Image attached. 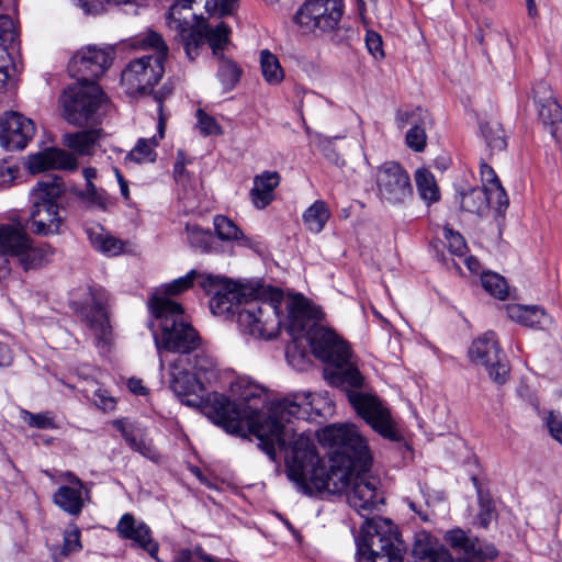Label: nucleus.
Wrapping results in <instances>:
<instances>
[{
    "instance_id": "obj_1",
    "label": "nucleus",
    "mask_w": 562,
    "mask_h": 562,
    "mask_svg": "<svg viewBox=\"0 0 562 562\" xmlns=\"http://www.w3.org/2000/svg\"><path fill=\"white\" fill-rule=\"evenodd\" d=\"M321 441L328 446V461L319 458L312 439L301 434L285 457L288 477L299 491L313 495L345 492L348 504L362 517L379 509L383 496L379 480L369 474L371 456L366 440L351 424L327 426Z\"/></svg>"
},
{
    "instance_id": "obj_2",
    "label": "nucleus",
    "mask_w": 562,
    "mask_h": 562,
    "mask_svg": "<svg viewBox=\"0 0 562 562\" xmlns=\"http://www.w3.org/2000/svg\"><path fill=\"white\" fill-rule=\"evenodd\" d=\"M231 392L234 400L220 393L207 396L214 422L234 435L243 429L245 422L271 460H276V446L285 450L286 457L301 436H296L292 427V418L300 417V404L289 398L276 402L269 409L268 418L260 422L259 415L267 402L265 390L246 379H239L232 383Z\"/></svg>"
},
{
    "instance_id": "obj_3",
    "label": "nucleus",
    "mask_w": 562,
    "mask_h": 562,
    "mask_svg": "<svg viewBox=\"0 0 562 562\" xmlns=\"http://www.w3.org/2000/svg\"><path fill=\"white\" fill-rule=\"evenodd\" d=\"M151 315L159 331L154 330V340L159 356L160 368L164 367V352L190 356L202 345L199 333L187 319L182 306L159 295H151L148 301Z\"/></svg>"
},
{
    "instance_id": "obj_4",
    "label": "nucleus",
    "mask_w": 562,
    "mask_h": 562,
    "mask_svg": "<svg viewBox=\"0 0 562 562\" xmlns=\"http://www.w3.org/2000/svg\"><path fill=\"white\" fill-rule=\"evenodd\" d=\"M65 192V183L58 176H46L31 190L32 206L29 215L31 231L41 236L58 235L65 223L57 204Z\"/></svg>"
},
{
    "instance_id": "obj_5",
    "label": "nucleus",
    "mask_w": 562,
    "mask_h": 562,
    "mask_svg": "<svg viewBox=\"0 0 562 562\" xmlns=\"http://www.w3.org/2000/svg\"><path fill=\"white\" fill-rule=\"evenodd\" d=\"M357 547L358 562H403L404 546L390 519L366 518Z\"/></svg>"
},
{
    "instance_id": "obj_6",
    "label": "nucleus",
    "mask_w": 562,
    "mask_h": 562,
    "mask_svg": "<svg viewBox=\"0 0 562 562\" xmlns=\"http://www.w3.org/2000/svg\"><path fill=\"white\" fill-rule=\"evenodd\" d=\"M143 48H150L155 55L142 56L131 60L121 75L122 85L130 94L145 93L157 85L165 72L164 61L168 47L161 35L148 31L140 40Z\"/></svg>"
},
{
    "instance_id": "obj_7",
    "label": "nucleus",
    "mask_w": 562,
    "mask_h": 562,
    "mask_svg": "<svg viewBox=\"0 0 562 562\" xmlns=\"http://www.w3.org/2000/svg\"><path fill=\"white\" fill-rule=\"evenodd\" d=\"M105 101L101 88L91 80L68 87L60 97L64 119L72 125L94 121V114Z\"/></svg>"
},
{
    "instance_id": "obj_8",
    "label": "nucleus",
    "mask_w": 562,
    "mask_h": 562,
    "mask_svg": "<svg viewBox=\"0 0 562 562\" xmlns=\"http://www.w3.org/2000/svg\"><path fill=\"white\" fill-rule=\"evenodd\" d=\"M238 325L244 335L256 339L276 338L281 328L280 306L276 300L252 299L238 311Z\"/></svg>"
},
{
    "instance_id": "obj_9",
    "label": "nucleus",
    "mask_w": 562,
    "mask_h": 562,
    "mask_svg": "<svg viewBox=\"0 0 562 562\" xmlns=\"http://www.w3.org/2000/svg\"><path fill=\"white\" fill-rule=\"evenodd\" d=\"M342 15L341 0H305L292 21L302 34L315 36L334 31Z\"/></svg>"
},
{
    "instance_id": "obj_10",
    "label": "nucleus",
    "mask_w": 562,
    "mask_h": 562,
    "mask_svg": "<svg viewBox=\"0 0 562 562\" xmlns=\"http://www.w3.org/2000/svg\"><path fill=\"white\" fill-rule=\"evenodd\" d=\"M199 285L207 294L213 295L210 308L217 316L238 314V311L246 305V301L252 300L250 288L217 276H201Z\"/></svg>"
},
{
    "instance_id": "obj_11",
    "label": "nucleus",
    "mask_w": 562,
    "mask_h": 562,
    "mask_svg": "<svg viewBox=\"0 0 562 562\" xmlns=\"http://www.w3.org/2000/svg\"><path fill=\"white\" fill-rule=\"evenodd\" d=\"M0 254L18 257L24 270L42 265L53 254L50 247L33 248L25 225L18 221L0 224Z\"/></svg>"
},
{
    "instance_id": "obj_12",
    "label": "nucleus",
    "mask_w": 562,
    "mask_h": 562,
    "mask_svg": "<svg viewBox=\"0 0 562 562\" xmlns=\"http://www.w3.org/2000/svg\"><path fill=\"white\" fill-rule=\"evenodd\" d=\"M347 396L358 415L361 416L374 431L391 441L398 442L402 440L403 436L390 409L375 395L359 391H348Z\"/></svg>"
},
{
    "instance_id": "obj_13",
    "label": "nucleus",
    "mask_w": 562,
    "mask_h": 562,
    "mask_svg": "<svg viewBox=\"0 0 562 562\" xmlns=\"http://www.w3.org/2000/svg\"><path fill=\"white\" fill-rule=\"evenodd\" d=\"M375 183L379 198L384 203L403 204L413 196L409 175L398 162L386 161L379 166Z\"/></svg>"
},
{
    "instance_id": "obj_14",
    "label": "nucleus",
    "mask_w": 562,
    "mask_h": 562,
    "mask_svg": "<svg viewBox=\"0 0 562 562\" xmlns=\"http://www.w3.org/2000/svg\"><path fill=\"white\" fill-rule=\"evenodd\" d=\"M190 356H178L169 363L168 383L170 390L188 406L202 403L205 385L188 367Z\"/></svg>"
},
{
    "instance_id": "obj_15",
    "label": "nucleus",
    "mask_w": 562,
    "mask_h": 562,
    "mask_svg": "<svg viewBox=\"0 0 562 562\" xmlns=\"http://www.w3.org/2000/svg\"><path fill=\"white\" fill-rule=\"evenodd\" d=\"M307 339L315 357L333 367L337 363H345L352 358L347 342L340 339L331 329L322 325L314 324L308 331Z\"/></svg>"
},
{
    "instance_id": "obj_16",
    "label": "nucleus",
    "mask_w": 562,
    "mask_h": 562,
    "mask_svg": "<svg viewBox=\"0 0 562 562\" xmlns=\"http://www.w3.org/2000/svg\"><path fill=\"white\" fill-rule=\"evenodd\" d=\"M113 61L111 48L87 46L78 50L68 64V70L79 82L101 77Z\"/></svg>"
},
{
    "instance_id": "obj_17",
    "label": "nucleus",
    "mask_w": 562,
    "mask_h": 562,
    "mask_svg": "<svg viewBox=\"0 0 562 562\" xmlns=\"http://www.w3.org/2000/svg\"><path fill=\"white\" fill-rule=\"evenodd\" d=\"M532 99L538 117L544 128L559 143H562V106L550 85L538 81L532 88Z\"/></svg>"
},
{
    "instance_id": "obj_18",
    "label": "nucleus",
    "mask_w": 562,
    "mask_h": 562,
    "mask_svg": "<svg viewBox=\"0 0 562 562\" xmlns=\"http://www.w3.org/2000/svg\"><path fill=\"white\" fill-rule=\"evenodd\" d=\"M34 122L18 112L0 117V145L8 150L23 149L35 135Z\"/></svg>"
},
{
    "instance_id": "obj_19",
    "label": "nucleus",
    "mask_w": 562,
    "mask_h": 562,
    "mask_svg": "<svg viewBox=\"0 0 562 562\" xmlns=\"http://www.w3.org/2000/svg\"><path fill=\"white\" fill-rule=\"evenodd\" d=\"M288 311L286 330L294 338L308 337L312 326L319 325L322 313L302 295L289 296L285 301Z\"/></svg>"
},
{
    "instance_id": "obj_20",
    "label": "nucleus",
    "mask_w": 562,
    "mask_h": 562,
    "mask_svg": "<svg viewBox=\"0 0 562 562\" xmlns=\"http://www.w3.org/2000/svg\"><path fill=\"white\" fill-rule=\"evenodd\" d=\"M91 296L92 304L86 312V321L95 337L97 347L105 352L112 341V329L105 310L108 296L103 290L91 291Z\"/></svg>"
},
{
    "instance_id": "obj_21",
    "label": "nucleus",
    "mask_w": 562,
    "mask_h": 562,
    "mask_svg": "<svg viewBox=\"0 0 562 562\" xmlns=\"http://www.w3.org/2000/svg\"><path fill=\"white\" fill-rule=\"evenodd\" d=\"M482 187L473 188L460 194V206L463 211L484 217L490 214V190L492 183V167L486 162L480 164Z\"/></svg>"
},
{
    "instance_id": "obj_22",
    "label": "nucleus",
    "mask_w": 562,
    "mask_h": 562,
    "mask_svg": "<svg viewBox=\"0 0 562 562\" xmlns=\"http://www.w3.org/2000/svg\"><path fill=\"white\" fill-rule=\"evenodd\" d=\"M400 127L409 124L411 127L406 132V145L416 153H422L427 144L426 130L430 126L431 120L427 111L416 108L412 111L401 112L397 115Z\"/></svg>"
},
{
    "instance_id": "obj_23",
    "label": "nucleus",
    "mask_w": 562,
    "mask_h": 562,
    "mask_svg": "<svg viewBox=\"0 0 562 562\" xmlns=\"http://www.w3.org/2000/svg\"><path fill=\"white\" fill-rule=\"evenodd\" d=\"M116 529L122 538L132 540L134 544L147 551L153 558L156 557L158 544L151 539L149 527L146 524L136 520L131 514H124Z\"/></svg>"
},
{
    "instance_id": "obj_24",
    "label": "nucleus",
    "mask_w": 562,
    "mask_h": 562,
    "mask_svg": "<svg viewBox=\"0 0 562 562\" xmlns=\"http://www.w3.org/2000/svg\"><path fill=\"white\" fill-rule=\"evenodd\" d=\"M27 165L32 173L48 169L75 170L78 167L77 159L72 154L59 148H48L30 156Z\"/></svg>"
},
{
    "instance_id": "obj_25",
    "label": "nucleus",
    "mask_w": 562,
    "mask_h": 562,
    "mask_svg": "<svg viewBox=\"0 0 562 562\" xmlns=\"http://www.w3.org/2000/svg\"><path fill=\"white\" fill-rule=\"evenodd\" d=\"M443 540L453 550L463 553V557L456 560V562H486L487 555L483 552L479 539L470 537L462 529L448 530Z\"/></svg>"
},
{
    "instance_id": "obj_26",
    "label": "nucleus",
    "mask_w": 562,
    "mask_h": 562,
    "mask_svg": "<svg viewBox=\"0 0 562 562\" xmlns=\"http://www.w3.org/2000/svg\"><path fill=\"white\" fill-rule=\"evenodd\" d=\"M507 317L525 327L543 329L552 323L551 317L539 305L507 304L504 306Z\"/></svg>"
},
{
    "instance_id": "obj_27",
    "label": "nucleus",
    "mask_w": 562,
    "mask_h": 562,
    "mask_svg": "<svg viewBox=\"0 0 562 562\" xmlns=\"http://www.w3.org/2000/svg\"><path fill=\"white\" fill-rule=\"evenodd\" d=\"M158 104V137L154 136L151 138H140L137 140L134 148L127 154L126 159L130 161H134L137 164L143 162H153L156 159L155 148L158 146L159 139H161L165 135V126H166V117L162 113V102L160 99H157Z\"/></svg>"
},
{
    "instance_id": "obj_28",
    "label": "nucleus",
    "mask_w": 562,
    "mask_h": 562,
    "mask_svg": "<svg viewBox=\"0 0 562 562\" xmlns=\"http://www.w3.org/2000/svg\"><path fill=\"white\" fill-rule=\"evenodd\" d=\"M281 177L277 171H263L255 176L250 199L256 209L267 207L273 200L274 189L280 184Z\"/></svg>"
},
{
    "instance_id": "obj_29",
    "label": "nucleus",
    "mask_w": 562,
    "mask_h": 562,
    "mask_svg": "<svg viewBox=\"0 0 562 562\" xmlns=\"http://www.w3.org/2000/svg\"><path fill=\"white\" fill-rule=\"evenodd\" d=\"M86 233L92 247L106 256H119L125 250L126 243L114 237L100 225L88 227Z\"/></svg>"
},
{
    "instance_id": "obj_30",
    "label": "nucleus",
    "mask_w": 562,
    "mask_h": 562,
    "mask_svg": "<svg viewBox=\"0 0 562 562\" xmlns=\"http://www.w3.org/2000/svg\"><path fill=\"white\" fill-rule=\"evenodd\" d=\"M101 136L100 130H85L67 133L63 136V145L78 155H92Z\"/></svg>"
},
{
    "instance_id": "obj_31",
    "label": "nucleus",
    "mask_w": 562,
    "mask_h": 562,
    "mask_svg": "<svg viewBox=\"0 0 562 562\" xmlns=\"http://www.w3.org/2000/svg\"><path fill=\"white\" fill-rule=\"evenodd\" d=\"M330 383L344 389H360L363 386V376L353 364L352 358L348 359L345 363H337L333 367L329 373Z\"/></svg>"
},
{
    "instance_id": "obj_32",
    "label": "nucleus",
    "mask_w": 562,
    "mask_h": 562,
    "mask_svg": "<svg viewBox=\"0 0 562 562\" xmlns=\"http://www.w3.org/2000/svg\"><path fill=\"white\" fill-rule=\"evenodd\" d=\"M188 367L204 384L216 378V362L203 348V344L196 351L190 353Z\"/></svg>"
},
{
    "instance_id": "obj_33",
    "label": "nucleus",
    "mask_w": 562,
    "mask_h": 562,
    "mask_svg": "<svg viewBox=\"0 0 562 562\" xmlns=\"http://www.w3.org/2000/svg\"><path fill=\"white\" fill-rule=\"evenodd\" d=\"M83 487L60 486L53 495L54 504L69 515H78L83 507Z\"/></svg>"
},
{
    "instance_id": "obj_34",
    "label": "nucleus",
    "mask_w": 562,
    "mask_h": 562,
    "mask_svg": "<svg viewBox=\"0 0 562 562\" xmlns=\"http://www.w3.org/2000/svg\"><path fill=\"white\" fill-rule=\"evenodd\" d=\"M416 562H456L450 552L441 544L418 540L413 549Z\"/></svg>"
},
{
    "instance_id": "obj_35",
    "label": "nucleus",
    "mask_w": 562,
    "mask_h": 562,
    "mask_svg": "<svg viewBox=\"0 0 562 562\" xmlns=\"http://www.w3.org/2000/svg\"><path fill=\"white\" fill-rule=\"evenodd\" d=\"M329 210L323 201H315L304 213L303 222L306 228L318 234L323 231L329 218Z\"/></svg>"
},
{
    "instance_id": "obj_36",
    "label": "nucleus",
    "mask_w": 562,
    "mask_h": 562,
    "mask_svg": "<svg viewBox=\"0 0 562 562\" xmlns=\"http://www.w3.org/2000/svg\"><path fill=\"white\" fill-rule=\"evenodd\" d=\"M415 181L419 196L427 203L437 202L440 198L439 188L434 175L427 169H418Z\"/></svg>"
},
{
    "instance_id": "obj_37",
    "label": "nucleus",
    "mask_w": 562,
    "mask_h": 562,
    "mask_svg": "<svg viewBox=\"0 0 562 562\" xmlns=\"http://www.w3.org/2000/svg\"><path fill=\"white\" fill-rule=\"evenodd\" d=\"M509 206L508 194L499 178L494 173V223L498 226L499 233L506 224V211Z\"/></svg>"
},
{
    "instance_id": "obj_38",
    "label": "nucleus",
    "mask_w": 562,
    "mask_h": 562,
    "mask_svg": "<svg viewBox=\"0 0 562 562\" xmlns=\"http://www.w3.org/2000/svg\"><path fill=\"white\" fill-rule=\"evenodd\" d=\"M491 351V338L488 333L475 339L469 348V358L475 366H482L488 374H492V366L488 363V353Z\"/></svg>"
},
{
    "instance_id": "obj_39",
    "label": "nucleus",
    "mask_w": 562,
    "mask_h": 562,
    "mask_svg": "<svg viewBox=\"0 0 562 562\" xmlns=\"http://www.w3.org/2000/svg\"><path fill=\"white\" fill-rule=\"evenodd\" d=\"M201 276L203 274L195 270H191L184 277H180L170 283L162 284L153 295H159L166 299H169V295H178L191 288L195 279H199L198 282H200Z\"/></svg>"
},
{
    "instance_id": "obj_40",
    "label": "nucleus",
    "mask_w": 562,
    "mask_h": 562,
    "mask_svg": "<svg viewBox=\"0 0 562 562\" xmlns=\"http://www.w3.org/2000/svg\"><path fill=\"white\" fill-rule=\"evenodd\" d=\"M260 67L261 74L269 85H278L283 80L284 74L279 59L269 50L260 53Z\"/></svg>"
},
{
    "instance_id": "obj_41",
    "label": "nucleus",
    "mask_w": 562,
    "mask_h": 562,
    "mask_svg": "<svg viewBox=\"0 0 562 562\" xmlns=\"http://www.w3.org/2000/svg\"><path fill=\"white\" fill-rule=\"evenodd\" d=\"M80 201L89 209L105 211L109 205V198L103 190L98 189L93 183L86 184V189L78 193Z\"/></svg>"
},
{
    "instance_id": "obj_42",
    "label": "nucleus",
    "mask_w": 562,
    "mask_h": 562,
    "mask_svg": "<svg viewBox=\"0 0 562 562\" xmlns=\"http://www.w3.org/2000/svg\"><path fill=\"white\" fill-rule=\"evenodd\" d=\"M85 396L93 403L95 407L103 412L115 409L116 401L109 392L100 386L93 385L83 390Z\"/></svg>"
},
{
    "instance_id": "obj_43",
    "label": "nucleus",
    "mask_w": 562,
    "mask_h": 562,
    "mask_svg": "<svg viewBox=\"0 0 562 562\" xmlns=\"http://www.w3.org/2000/svg\"><path fill=\"white\" fill-rule=\"evenodd\" d=\"M81 548L80 530L76 526H72L69 530L65 531L63 547L60 550H54L53 557L58 561L74 552L80 551Z\"/></svg>"
},
{
    "instance_id": "obj_44",
    "label": "nucleus",
    "mask_w": 562,
    "mask_h": 562,
    "mask_svg": "<svg viewBox=\"0 0 562 562\" xmlns=\"http://www.w3.org/2000/svg\"><path fill=\"white\" fill-rule=\"evenodd\" d=\"M443 238L451 255L459 258H462L467 255L468 246L465 239L458 231H454L450 226L446 225L443 227Z\"/></svg>"
},
{
    "instance_id": "obj_45",
    "label": "nucleus",
    "mask_w": 562,
    "mask_h": 562,
    "mask_svg": "<svg viewBox=\"0 0 562 562\" xmlns=\"http://www.w3.org/2000/svg\"><path fill=\"white\" fill-rule=\"evenodd\" d=\"M13 71L14 67L12 65L11 56L7 48L0 45V91H7L13 87Z\"/></svg>"
},
{
    "instance_id": "obj_46",
    "label": "nucleus",
    "mask_w": 562,
    "mask_h": 562,
    "mask_svg": "<svg viewBox=\"0 0 562 562\" xmlns=\"http://www.w3.org/2000/svg\"><path fill=\"white\" fill-rule=\"evenodd\" d=\"M494 299L499 301L519 300L517 288L510 285L505 277L496 272H494Z\"/></svg>"
},
{
    "instance_id": "obj_47",
    "label": "nucleus",
    "mask_w": 562,
    "mask_h": 562,
    "mask_svg": "<svg viewBox=\"0 0 562 562\" xmlns=\"http://www.w3.org/2000/svg\"><path fill=\"white\" fill-rule=\"evenodd\" d=\"M188 241L190 245L201 251H207L212 243V234L210 231H203L195 225H187L186 227Z\"/></svg>"
},
{
    "instance_id": "obj_48",
    "label": "nucleus",
    "mask_w": 562,
    "mask_h": 562,
    "mask_svg": "<svg viewBox=\"0 0 562 562\" xmlns=\"http://www.w3.org/2000/svg\"><path fill=\"white\" fill-rule=\"evenodd\" d=\"M214 227L217 236L223 240L239 239L243 235L236 224L226 216L217 215L214 218Z\"/></svg>"
},
{
    "instance_id": "obj_49",
    "label": "nucleus",
    "mask_w": 562,
    "mask_h": 562,
    "mask_svg": "<svg viewBox=\"0 0 562 562\" xmlns=\"http://www.w3.org/2000/svg\"><path fill=\"white\" fill-rule=\"evenodd\" d=\"M494 383L504 384L509 379L510 367L508 360L501 349L494 345Z\"/></svg>"
},
{
    "instance_id": "obj_50",
    "label": "nucleus",
    "mask_w": 562,
    "mask_h": 562,
    "mask_svg": "<svg viewBox=\"0 0 562 562\" xmlns=\"http://www.w3.org/2000/svg\"><path fill=\"white\" fill-rule=\"evenodd\" d=\"M21 418L29 426L37 429H49L54 428V419L48 413L33 414L29 411H21Z\"/></svg>"
},
{
    "instance_id": "obj_51",
    "label": "nucleus",
    "mask_w": 562,
    "mask_h": 562,
    "mask_svg": "<svg viewBox=\"0 0 562 562\" xmlns=\"http://www.w3.org/2000/svg\"><path fill=\"white\" fill-rule=\"evenodd\" d=\"M196 117L198 128L204 136L222 134V128L214 117L210 116L202 110H198Z\"/></svg>"
},
{
    "instance_id": "obj_52",
    "label": "nucleus",
    "mask_w": 562,
    "mask_h": 562,
    "mask_svg": "<svg viewBox=\"0 0 562 562\" xmlns=\"http://www.w3.org/2000/svg\"><path fill=\"white\" fill-rule=\"evenodd\" d=\"M543 422L550 435L562 446V415L559 412L550 411L544 415Z\"/></svg>"
},
{
    "instance_id": "obj_53",
    "label": "nucleus",
    "mask_w": 562,
    "mask_h": 562,
    "mask_svg": "<svg viewBox=\"0 0 562 562\" xmlns=\"http://www.w3.org/2000/svg\"><path fill=\"white\" fill-rule=\"evenodd\" d=\"M366 46L374 59L381 60L384 58L385 54L383 50L382 37L376 32L371 31V30L367 31Z\"/></svg>"
},
{
    "instance_id": "obj_54",
    "label": "nucleus",
    "mask_w": 562,
    "mask_h": 562,
    "mask_svg": "<svg viewBox=\"0 0 562 562\" xmlns=\"http://www.w3.org/2000/svg\"><path fill=\"white\" fill-rule=\"evenodd\" d=\"M16 37L13 20L8 14H0V45L12 43Z\"/></svg>"
},
{
    "instance_id": "obj_55",
    "label": "nucleus",
    "mask_w": 562,
    "mask_h": 562,
    "mask_svg": "<svg viewBox=\"0 0 562 562\" xmlns=\"http://www.w3.org/2000/svg\"><path fill=\"white\" fill-rule=\"evenodd\" d=\"M179 562H213V559L203 553L201 548L181 550L178 554Z\"/></svg>"
},
{
    "instance_id": "obj_56",
    "label": "nucleus",
    "mask_w": 562,
    "mask_h": 562,
    "mask_svg": "<svg viewBox=\"0 0 562 562\" xmlns=\"http://www.w3.org/2000/svg\"><path fill=\"white\" fill-rule=\"evenodd\" d=\"M87 14H99L105 10V0H75Z\"/></svg>"
},
{
    "instance_id": "obj_57",
    "label": "nucleus",
    "mask_w": 562,
    "mask_h": 562,
    "mask_svg": "<svg viewBox=\"0 0 562 562\" xmlns=\"http://www.w3.org/2000/svg\"><path fill=\"white\" fill-rule=\"evenodd\" d=\"M509 134L499 125L497 128H494V151H503L507 148V139Z\"/></svg>"
},
{
    "instance_id": "obj_58",
    "label": "nucleus",
    "mask_w": 562,
    "mask_h": 562,
    "mask_svg": "<svg viewBox=\"0 0 562 562\" xmlns=\"http://www.w3.org/2000/svg\"><path fill=\"white\" fill-rule=\"evenodd\" d=\"M186 160L181 150L177 154V161L173 166V173L177 181H181L184 175Z\"/></svg>"
},
{
    "instance_id": "obj_59",
    "label": "nucleus",
    "mask_w": 562,
    "mask_h": 562,
    "mask_svg": "<svg viewBox=\"0 0 562 562\" xmlns=\"http://www.w3.org/2000/svg\"><path fill=\"white\" fill-rule=\"evenodd\" d=\"M12 361L13 355L11 349L7 345L0 342V367H8Z\"/></svg>"
},
{
    "instance_id": "obj_60",
    "label": "nucleus",
    "mask_w": 562,
    "mask_h": 562,
    "mask_svg": "<svg viewBox=\"0 0 562 562\" xmlns=\"http://www.w3.org/2000/svg\"><path fill=\"white\" fill-rule=\"evenodd\" d=\"M496 249L499 255L498 260H505L509 255L513 254L512 246L504 239H499L496 244Z\"/></svg>"
},
{
    "instance_id": "obj_61",
    "label": "nucleus",
    "mask_w": 562,
    "mask_h": 562,
    "mask_svg": "<svg viewBox=\"0 0 562 562\" xmlns=\"http://www.w3.org/2000/svg\"><path fill=\"white\" fill-rule=\"evenodd\" d=\"M133 450L149 459L155 457V451L150 445H147L143 439H139V442H137V446Z\"/></svg>"
},
{
    "instance_id": "obj_62",
    "label": "nucleus",
    "mask_w": 562,
    "mask_h": 562,
    "mask_svg": "<svg viewBox=\"0 0 562 562\" xmlns=\"http://www.w3.org/2000/svg\"><path fill=\"white\" fill-rule=\"evenodd\" d=\"M127 386H128L130 391L134 394H137V395L145 394L146 389L143 385L142 380H139V379H135V378L130 379L127 382Z\"/></svg>"
},
{
    "instance_id": "obj_63",
    "label": "nucleus",
    "mask_w": 562,
    "mask_h": 562,
    "mask_svg": "<svg viewBox=\"0 0 562 562\" xmlns=\"http://www.w3.org/2000/svg\"><path fill=\"white\" fill-rule=\"evenodd\" d=\"M464 265L468 267V269L472 272V273H479L480 272V269H481V265L479 262V260L472 256H469V257H465L464 256Z\"/></svg>"
},
{
    "instance_id": "obj_64",
    "label": "nucleus",
    "mask_w": 562,
    "mask_h": 562,
    "mask_svg": "<svg viewBox=\"0 0 562 562\" xmlns=\"http://www.w3.org/2000/svg\"><path fill=\"white\" fill-rule=\"evenodd\" d=\"M237 0H221V13L231 14L235 9Z\"/></svg>"
}]
</instances>
